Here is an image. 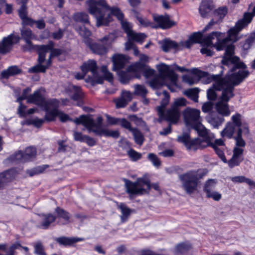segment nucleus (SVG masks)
I'll return each mask as SVG.
<instances>
[{"mask_svg":"<svg viewBox=\"0 0 255 255\" xmlns=\"http://www.w3.org/2000/svg\"><path fill=\"white\" fill-rule=\"evenodd\" d=\"M214 8L212 0H203L199 6V11L202 17H207Z\"/></svg>","mask_w":255,"mask_h":255,"instance_id":"a878e982","label":"nucleus"},{"mask_svg":"<svg viewBox=\"0 0 255 255\" xmlns=\"http://www.w3.org/2000/svg\"><path fill=\"white\" fill-rule=\"evenodd\" d=\"M251 21V17L244 14L243 17L238 20L236 22L235 25L228 30V34L233 37L234 42H236L239 40V38L238 37L239 33Z\"/></svg>","mask_w":255,"mask_h":255,"instance_id":"9d476101","label":"nucleus"},{"mask_svg":"<svg viewBox=\"0 0 255 255\" xmlns=\"http://www.w3.org/2000/svg\"><path fill=\"white\" fill-rule=\"evenodd\" d=\"M123 181L125 183L126 192L129 194L130 199L144 194H148L151 188L156 191L160 190V187L158 183L150 184L148 179L143 178H138L135 182L124 178Z\"/></svg>","mask_w":255,"mask_h":255,"instance_id":"7ed1b4c3","label":"nucleus"},{"mask_svg":"<svg viewBox=\"0 0 255 255\" xmlns=\"http://www.w3.org/2000/svg\"><path fill=\"white\" fill-rule=\"evenodd\" d=\"M45 61V56L40 52L39 55L38 56V64L29 68L28 71V72L30 73H45L46 71V67L42 64Z\"/></svg>","mask_w":255,"mask_h":255,"instance_id":"c756f323","label":"nucleus"},{"mask_svg":"<svg viewBox=\"0 0 255 255\" xmlns=\"http://www.w3.org/2000/svg\"><path fill=\"white\" fill-rule=\"evenodd\" d=\"M222 33L218 31H213L208 35L204 36L202 38L201 44L203 46L213 47L214 44L212 42V40L216 38L218 39L221 37Z\"/></svg>","mask_w":255,"mask_h":255,"instance_id":"c85d7f7f","label":"nucleus"},{"mask_svg":"<svg viewBox=\"0 0 255 255\" xmlns=\"http://www.w3.org/2000/svg\"><path fill=\"white\" fill-rule=\"evenodd\" d=\"M162 94L164 96V98L162 99L160 102V105L158 106L156 108L159 117H164V111L165 108L167 106L169 102L170 96L169 93L164 90L163 91Z\"/></svg>","mask_w":255,"mask_h":255,"instance_id":"f704fd0d","label":"nucleus"},{"mask_svg":"<svg viewBox=\"0 0 255 255\" xmlns=\"http://www.w3.org/2000/svg\"><path fill=\"white\" fill-rule=\"evenodd\" d=\"M255 40V33H252L242 45L243 49L247 51L251 48Z\"/></svg>","mask_w":255,"mask_h":255,"instance_id":"6e6d98bb","label":"nucleus"},{"mask_svg":"<svg viewBox=\"0 0 255 255\" xmlns=\"http://www.w3.org/2000/svg\"><path fill=\"white\" fill-rule=\"evenodd\" d=\"M193 129L197 131L198 135L203 138L202 146H200V148H204L208 146L209 144L212 142V138L210 137L209 130L201 124V122L194 127Z\"/></svg>","mask_w":255,"mask_h":255,"instance_id":"4468645a","label":"nucleus"},{"mask_svg":"<svg viewBox=\"0 0 255 255\" xmlns=\"http://www.w3.org/2000/svg\"><path fill=\"white\" fill-rule=\"evenodd\" d=\"M114 39L115 35L113 33H110L99 39L102 44L92 43L90 39L87 40L86 43L94 53L102 55L107 53L108 47L111 45Z\"/></svg>","mask_w":255,"mask_h":255,"instance_id":"6e6552de","label":"nucleus"},{"mask_svg":"<svg viewBox=\"0 0 255 255\" xmlns=\"http://www.w3.org/2000/svg\"><path fill=\"white\" fill-rule=\"evenodd\" d=\"M123 126L124 127V128L128 129L132 133L134 142L137 144L141 145L143 144L144 140V136L137 128L132 127L130 122H126V123L123 125Z\"/></svg>","mask_w":255,"mask_h":255,"instance_id":"4be33fe9","label":"nucleus"},{"mask_svg":"<svg viewBox=\"0 0 255 255\" xmlns=\"http://www.w3.org/2000/svg\"><path fill=\"white\" fill-rule=\"evenodd\" d=\"M233 39L232 36H230L228 34V36L222 39H220V37L218 39H216L217 42L214 44L213 47H215L217 51H221L225 49L227 46L228 45V43Z\"/></svg>","mask_w":255,"mask_h":255,"instance_id":"4c0bfd02","label":"nucleus"},{"mask_svg":"<svg viewBox=\"0 0 255 255\" xmlns=\"http://www.w3.org/2000/svg\"><path fill=\"white\" fill-rule=\"evenodd\" d=\"M21 38L24 41L30 40L34 38V35L29 28L23 27L20 29Z\"/></svg>","mask_w":255,"mask_h":255,"instance_id":"8fccbe9b","label":"nucleus"},{"mask_svg":"<svg viewBox=\"0 0 255 255\" xmlns=\"http://www.w3.org/2000/svg\"><path fill=\"white\" fill-rule=\"evenodd\" d=\"M56 243H58L60 245L64 246H71L74 244L83 241L84 239L83 238L79 237H60L55 239Z\"/></svg>","mask_w":255,"mask_h":255,"instance_id":"bb28decb","label":"nucleus"},{"mask_svg":"<svg viewBox=\"0 0 255 255\" xmlns=\"http://www.w3.org/2000/svg\"><path fill=\"white\" fill-rule=\"evenodd\" d=\"M223 74V71L222 70L220 74H210L207 72L200 71L199 72V76L202 79L203 82L205 84H209L212 82H214L213 87L216 89L218 87V83L220 80H223V77H222Z\"/></svg>","mask_w":255,"mask_h":255,"instance_id":"dca6fc26","label":"nucleus"},{"mask_svg":"<svg viewBox=\"0 0 255 255\" xmlns=\"http://www.w3.org/2000/svg\"><path fill=\"white\" fill-rule=\"evenodd\" d=\"M223 116L218 114H212L207 118V121L214 128H218L224 122Z\"/></svg>","mask_w":255,"mask_h":255,"instance_id":"e433bc0d","label":"nucleus"},{"mask_svg":"<svg viewBox=\"0 0 255 255\" xmlns=\"http://www.w3.org/2000/svg\"><path fill=\"white\" fill-rule=\"evenodd\" d=\"M42 217V221L38 225V227L41 229H48L51 224L56 220V216L51 214H43Z\"/></svg>","mask_w":255,"mask_h":255,"instance_id":"473e14b6","label":"nucleus"},{"mask_svg":"<svg viewBox=\"0 0 255 255\" xmlns=\"http://www.w3.org/2000/svg\"><path fill=\"white\" fill-rule=\"evenodd\" d=\"M128 56L122 54H115L112 56V62L113 64V70L119 71L123 69L128 62Z\"/></svg>","mask_w":255,"mask_h":255,"instance_id":"a211bd4d","label":"nucleus"},{"mask_svg":"<svg viewBox=\"0 0 255 255\" xmlns=\"http://www.w3.org/2000/svg\"><path fill=\"white\" fill-rule=\"evenodd\" d=\"M118 76L119 77L120 81L123 84H127L129 80L132 79L133 78L135 77L136 78H140V75L139 74H136L134 75L133 73L131 71H128V68L126 71H119L117 72Z\"/></svg>","mask_w":255,"mask_h":255,"instance_id":"7c9ffc66","label":"nucleus"},{"mask_svg":"<svg viewBox=\"0 0 255 255\" xmlns=\"http://www.w3.org/2000/svg\"><path fill=\"white\" fill-rule=\"evenodd\" d=\"M134 91L133 95L136 96H140L143 98H145L147 93V90L144 85H135L134 86Z\"/></svg>","mask_w":255,"mask_h":255,"instance_id":"4d7b16f0","label":"nucleus"},{"mask_svg":"<svg viewBox=\"0 0 255 255\" xmlns=\"http://www.w3.org/2000/svg\"><path fill=\"white\" fill-rule=\"evenodd\" d=\"M73 18L75 21L80 22L84 24H89V16L85 12H78L73 15Z\"/></svg>","mask_w":255,"mask_h":255,"instance_id":"603ef678","label":"nucleus"},{"mask_svg":"<svg viewBox=\"0 0 255 255\" xmlns=\"http://www.w3.org/2000/svg\"><path fill=\"white\" fill-rule=\"evenodd\" d=\"M208 146L212 147L216 152V154L218 155L219 157L221 159V160L225 163H227V160L225 156L224 151L222 149L219 148L216 145L213 144L212 142H211Z\"/></svg>","mask_w":255,"mask_h":255,"instance_id":"bf43d9fd","label":"nucleus"},{"mask_svg":"<svg viewBox=\"0 0 255 255\" xmlns=\"http://www.w3.org/2000/svg\"><path fill=\"white\" fill-rule=\"evenodd\" d=\"M159 76L154 77L149 82L150 86L153 89H159L166 85V79L169 80L173 85H176L178 76L168 65L161 63L157 66Z\"/></svg>","mask_w":255,"mask_h":255,"instance_id":"39448f33","label":"nucleus"},{"mask_svg":"<svg viewBox=\"0 0 255 255\" xmlns=\"http://www.w3.org/2000/svg\"><path fill=\"white\" fill-rule=\"evenodd\" d=\"M48 167L49 165L47 164L37 166L31 169L27 170L26 173L29 175V176L32 177L34 175H38L42 173Z\"/></svg>","mask_w":255,"mask_h":255,"instance_id":"864d4df0","label":"nucleus"},{"mask_svg":"<svg viewBox=\"0 0 255 255\" xmlns=\"http://www.w3.org/2000/svg\"><path fill=\"white\" fill-rule=\"evenodd\" d=\"M213 180L210 179L206 182L203 187V191L208 198H212L214 201H219L222 198V194L218 192L213 191L214 187Z\"/></svg>","mask_w":255,"mask_h":255,"instance_id":"6ab92c4d","label":"nucleus"},{"mask_svg":"<svg viewBox=\"0 0 255 255\" xmlns=\"http://www.w3.org/2000/svg\"><path fill=\"white\" fill-rule=\"evenodd\" d=\"M55 212L57 214L58 218H61L66 221H68L70 219V214L63 209L57 207L55 209Z\"/></svg>","mask_w":255,"mask_h":255,"instance_id":"13d9d810","label":"nucleus"},{"mask_svg":"<svg viewBox=\"0 0 255 255\" xmlns=\"http://www.w3.org/2000/svg\"><path fill=\"white\" fill-rule=\"evenodd\" d=\"M86 129L89 132H92L96 135L107 137H112L118 138L120 136V133L117 130H110L102 128L103 118L102 116L97 118L96 121L91 117V119L86 121Z\"/></svg>","mask_w":255,"mask_h":255,"instance_id":"0eeeda50","label":"nucleus"},{"mask_svg":"<svg viewBox=\"0 0 255 255\" xmlns=\"http://www.w3.org/2000/svg\"><path fill=\"white\" fill-rule=\"evenodd\" d=\"M89 12L96 19V26H107L115 16L120 21L124 18V14L118 7L109 6L105 0H94L89 5Z\"/></svg>","mask_w":255,"mask_h":255,"instance_id":"f257e3e1","label":"nucleus"},{"mask_svg":"<svg viewBox=\"0 0 255 255\" xmlns=\"http://www.w3.org/2000/svg\"><path fill=\"white\" fill-rule=\"evenodd\" d=\"M216 109L220 116H228L230 114L228 102L219 100L216 104Z\"/></svg>","mask_w":255,"mask_h":255,"instance_id":"72a5a7b5","label":"nucleus"},{"mask_svg":"<svg viewBox=\"0 0 255 255\" xmlns=\"http://www.w3.org/2000/svg\"><path fill=\"white\" fill-rule=\"evenodd\" d=\"M244 158H238L232 156V158L227 160V163L229 167L230 168H233L235 166H239L240 163L243 161Z\"/></svg>","mask_w":255,"mask_h":255,"instance_id":"680f3d73","label":"nucleus"},{"mask_svg":"<svg viewBox=\"0 0 255 255\" xmlns=\"http://www.w3.org/2000/svg\"><path fill=\"white\" fill-rule=\"evenodd\" d=\"M159 43L161 45L162 50L165 52L172 49L175 50H180L183 47V42H181L180 44H179L175 41L167 38L160 41Z\"/></svg>","mask_w":255,"mask_h":255,"instance_id":"5701e85b","label":"nucleus"},{"mask_svg":"<svg viewBox=\"0 0 255 255\" xmlns=\"http://www.w3.org/2000/svg\"><path fill=\"white\" fill-rule=\"evenodd\" d=\"M121 24L122 25V27L125 32V33H127V36H128L129 34H130L133 30H132V24L131 23L127 21H125L124 19L121 21Z\"/></svg>","mask_w":255,"mask_h":255,"instance_id":"0e129e2a","label":"nucleus"},{"mask_svg":"<svg viewBox=\"0 0 255 255\" xmlns=\"http://www.w3.org/2000/svg\"><path fill=\"white\" fill-rule=\"evenodd\" d=\"M180 116V111L177 107L172 106L171 108L168 109L166 113L164 111V117H159V122L162 120H166L171 123H176Z\"/></svg>","mask_w":255,"mask_h":255,"instance_id":"aec40b11","label":"nucleus"},{"mask_svg":"<svg viewBox=\"0 0 255 255\" xmlns=\"http://www.w3.org/2000/svg\"><path fill=\"white\" fill-rule=\"evenodd\" d=\"M235 128L234 126V124L231 122L228 123L225 128L221 131V135L223 137H227L231 139L234 138L233 134L235 132Z\"/></svg>","mask_w":255,"mask_h":255,"instance_id":"a19ab883","label":"nucleus"},{"mask_svg":"<svg viewBox=\"0 0 255 255\" xmlns=\"http://www.w3.org/2000/svg\"><path fill=\"white\" fill-rule=\"evenodd\" d=\"M228 13V9L226 6L219 7L214 11L215 16H217L219 19H223Z\"/></svg>","mask_w":255,"mask_h":255,"instance_id":"e2e57ef3","label":"nucleus"},{"mask_svg":"<svg viewBox=\"0 0 255 255\" xmlns=\"http://www.w3.org/2000/svg\"><path fill=\"white\" fill-rule=\"evenodd\" d=\"M225 50L222 63L229 68V72L234 73L240 70H248L247 65L241 61L239 57L234 55L235 46L233 44H228Z\"/></svg>","mask_w":255,"mask_h":255,"instance_id":"423d86ee","label":"nucleus"},{"mask_svg":"<svg viewBox=\"0 0 255 255\" xmlns=\"http://www.w3.org/2000/svg\"><path fill=\"white\" fill-rule=\"evenodd\" d=\"M25 44L21 46V49L23 52H32L36 50L38 56L40 53V48L42 45H34L31 40L24 41Z\"/></svg>","mask_w":255,"mask_h":255,"instance_id":"ea45409f","label":"nucleus"},{"mask_svg":"<svg viewBox=\"0 0 255 255\" xmlns=\"http://www.w3.org/2000/svg\"><path fill=\"white\" fill-rule=\"evenodd\" d=\"M31 21L27 23V24L26 25L32 26L34 25V24H35L36 27L39 29H42L44 28L45 27V23L43 19L35 20L31 18Z\"/></svg>","mask_w":255,"mask_h":255,"instance_id":"69168bd1","label":"nucleus"},{"mask_svg":"<svg viewBox=\"0 0 255 255\" xmlns=\"http://www.w3.org/2000/svg\"><path fill=\"white\" fill-rule=\"evenodd\" d=\"M131 13L136 18L139 25L144 27H150L154 29H157V26L151 22L147 18L143 17L140 13L135 9L131 10Z\"/></svg>","mask_w":255,"mask_h":255,"instance_id":"393cba45","label":"nucleus"},{"mask_svg":"<svg viewBox=\"0 0 255 255\" xmlns=\"http://www.w3.org/2000/svg\"><path fill=\"white\" fill-rule=\"evenodd\" d=\"M243 131L241 128L238 129L237 134L234 137L236 141V147H244L246 146V141L242 137Z\"/></svg>","mask_w":255,"mask_h":255,"instance_id":"5fc2aeb1","label":"nucleus"},{"mask_svg":"<svg viewBox=\"0 0 255 255\" xmlns=\"http://www.w3.org/2000/svg\"><path fill=\"white\" fill-rule=\"evenodd\" d=\"M18 11V15L22 20V24L23 25H26L28 22L31 21V18L27 16L28 12L26 5L21 4Z\"/></svg>","mask_w":255,"mask_h":255,"instance_id":"58836bf2","label":"nucleus"},{"mask_svg":"<svg viewBox=\"0 0 255 255\" xmlns=\"http://www.w3.org/2000/svg\"><path fill=\"white\" fill-rule=\"evenodd\" d=\"M146 65L142 62H136L133 64L130 65L128 67V71H131L134 75L136 74H140L139 72H142L144 69H145Z\"/></svg>","mask_w":255,"mask_h":255,"instance_id":"de8ad7c7","label":"nucleus"},{"mask_svg":"<svg viewBox=\"0 0 255 255\" xmlns=\"http://www.w3.org/2000/svg\"><path fill=\"white\" fill-rule=\"evenodd\" d=\"M183 114L185 124L188 127L193 128L201 122L200 111L199 110L188 107L185 109Z\"/></svg>","mask_w":255,"mask_h":255,"instance_id":"1a4fd4ad","label":"nucleus"},{"mask_svg":"<svg viewBox=\"0 0 255 255\" xmlns=\"http://www.w3.org/2000/svg\"><path fill=\"white\" fill-rule=\"evenodd\" d=\"M34 253L35 254L37 255H46V254L44 252V247L41 242H37L34 245Z\"/></svg>","mask_w":255,"mask_h":255,"instance_id":"774afa93","label":"nucleus"},{"mask_svg":"<svg viewBox=\"0 0 255 255\" xmlns=\"http://www.w3.org/2000/svg\"><path fill=\"white\" fill-rule=\"evenodd\" d=\"M207 173L208 170L206 169H199L197 170H190L179 175V178L186 193L191 194L197 190L199 180L203 178Z\"/></svg>","mask_w":255,"mask_h":255,"instance_id":"20e7f679","label":"nucleus"},{"mask_svg":"<svg viewBox=\"0 0 255 255\" xmlns=\"http://www.w3.org/2000/svg\"><path fill=\"white\" fill-rule=\"evenodd\" d=\"M57 117H59L60 121L62 123H65L68 121L73 122L77 125H83L86 128L85 122L88 120L91 119V116L90 115H82L79 117L72 119L70 118L68 115L58 111Z\"/></svg>","mask_w":255,"mask_h":255,"instance_id":"ddd939ff","label":"nucleus"},{"mask_svg":"<svg viewBox=\"0 0 255 255\" xmlns=\"http://www.w3.org/2000/svg\"><path fill=\"white\" fill-rule=\"evenodd\" d=\"M231 180L234 183H246L250 186L255 188V182L245 176H237L231 178Z\"/></svg>","mask_w":255,"mask_h":255,"instance_id":"49530a36","label":"nucleus"},{"mask_svg":"<svg viewBox=\"0 0 255 255\" xmlns=\"http://www.w3.org/2000/svg\"><path fill=\"white\" fill-rule=\"evenodd\" d=\"M106 117L107 122L110 125H116L119 124L121 127L124 128L123 125L125 124L126 122L129 123V122L125 118H115L107 114L106 115Z\"/></svg>","mask_w":255,"mask_h":255,"instance_id":"c03bdc74","label":"nucleus"},{"mask_svg":"<svg viewBox=\"0 0 255 255\" xmlns=\"http://www.w3.org/2000/svg\"><path fill=\"white\" fill-rule=\"evenodd\" d=\"M191 248V245L187 242L181 243L178 244L176 247V251L178 253L183 254Z\"/></svg>","mask_w":255,"mask_h":255,"instance_id":"052dcab7","label":"nucleus"},{"mask_svg":"<svg viewBox=\"0 0 255 255\" xmlns=\"http://www.w3.org/2000/svg\"><path fill=\"white\" fill-rule=\"evenodd\" d=\"M249 70H240L227 74L219 81L216 90L221 91L220 100L228 102L235 96V87L239 85L250 75Z\"/></svg>","mask_w":255,"mask_h":255,"instance_id":"f03ea898","label":"nucleus"},{"mask_svg":"<svg viewBox=\"0 0 255 255\" xmlns=\"http://www.w3.org/2000/svg\"><path fill=\"white\" fill-rule=\"evenodd\" d=\"M118 208L121 210L122 215L121 216V219L122 222L127 221L128 217L130 215L131 210L127 206L123 203L118 205Z\"/></svg>","mask_w":255,"mask_h":255,"instance_id":"a18cd8bd","label":"nucleus"},{"mask_svg":"<svg viewBox=\"0 0 255 255\" xmlns=\"http://www.w3.org/2000/svg\"><path fill=\"white\" fill-rule=\"evenodd\" d=\"M68 91L70 98L73 101H80L84 97V94L80 86L72 85L68 88Z\"/></svg>","mask_w":255,"mask_h":255,"instance_id":"2f4dec72","label":"nucleus"},{"mask_svg":"<svg viewBox=\"0 0 255 255\" xmlns=\"http://www.w3.org/2000/svg\"><path fill=\"white\" fill-rule=\"evenodd\" d=\"M199 90L197 88L189 89L184 92V94L195 102L198 100Z\"/></svg>","mask_w":255,"mask_h":255,"instance_id":"3c124183","label":"nucleus"},{"mask_svg":"<svg viewBox=\"0 0 255 255\" xmlns=\"http://www.w3.org/2000/svg\"><path fill=\"white\" fill-rule=\"evenodd\" d=\"M12 172V170H8L0 173V189L13 178V176L11 175Z\"/></svg>","mask_w":255,"mask_h":255,"instance_id":"79ce46f5","label":"nucleus"},{"mask_svg":"<svg viewBox=\"0 0 255 255\" xmlns=\"http://www.w3.org/2000/svg\"><path fill=\"white\" fill-rule=\"evenodd\" d=\"M27 103L34 104L39 106H42L45 103V99L41 95L40 91L37 90L32 94L29 95Z\"/></svg>","mask_w":255,"mask_h":255,"instance_id":"cd10ccee","label":"nucleus"},{"mask_svg":"<svg viewBox=\"0 0 255 255\" xmlns=\"http://www.w3.org/2000/svg\"><path fill=\"white\" fill-rule=\"evenodd\" d=\"M177 140L178 142L183 143L188 150L193 149L196 150L200 148V146H202V143L200 138H195L191 139L190 135L187 133L178 136Z\"/></svg>","mask_w":255,"mask_h":255,"instance_id":"9b49d317","label":"nucleus"},{"mask_svg":"<svg viewBox=\"0 0 255 255\" xmlns=\"http://www.w3.org/2000/svg\"><path fill=\"white\" fill-rule=\"evenodd\" d=\"M20 37L18 35L10 34L7 36L3 37L2 42L0 43V53L5 54L9 52L12 48L14 44L17 43Z\"/></svg>","mask_w":255,"mask_h":255,"instance_id":"f8f14e48","label":"nucleus"},{"mask_svg":"<svg viewBox=\"0 0 255 255\" xmlns=\"http://www.w3.org/2000/svg\"><path fill=\"white\" fill-rule=\"evenodd\" d=\"M79 34L84 38H87L91 34V31L85 26H80L76 29Z\"/></svg>","mask_w":255,"mask_h":255,"instance_id":"338daca9","label":"nucleus"},{"mask_svg":"<svg viewBox=\"0 0 255 255\" xmlns=\"http://www.w3.org/2000/svg\"><path fill=\"white\" fill-rule=\"evenodd\" d=\"M128 37L130 40L142 43L147 36L143 33H136L133 31Z\"/></svg>","mask_w":255,"mask_h":255,"instance_id":"09e8293b","label":"nucleus"},{"mask_svg":"<svg viewBox=\"0 0 255 255\" xmlns=\"http://www.w3.org/2000/svg\"><path fill=\"white\" fill-rule=\"evenodd\" d=\"M80 69L82 72L84 74L91 72L93 76H95L98 74V67L97 62L94 59H89L83 63L81 66Z\"/></svg>","mask_w":255,"mask_h":255,"instance_id":"b1692460","label":"nucleus"},{"mask_svg":"<svg viewBox=\"0 0 255 255\" xmlns=\"http://www.w3.org/2000/svg\"><path fill=\"white\" fill-rule=\"evenodd\" d=\"M44 110L46 112L44 118L45 121L48 122L54 121L56 117H57L58 110L52 109L50 110L49 108L47 106H44Z\"/></svg>","mask_w":255,"mask_h":255,"instance_id":"37998d69","label":"nucleus"},{"mask_svg":"<svg viewBox=\"0 0 255 255\" xmlns=\"http://www.w3.org/2000/svg\"><path fill=\"white\" fill-rule=\"evenodd\" d=\"M54 42L52 41H49L46 45H42L40 48V52L46 57V53L50 51V54L53 57L58 56L63 53L64 50L61 49L54 48Z\"/></svg>","mask_w":255,"mask_h":255,"instance_id":"412c9836","label":"nucleus"},{"mask_svg":"<svg viewBox=\"0 0 255 255\" xmlns=\"http://www.w3.org/2000/svg\"><path fill=\"white\" fill-rule=\"evenodd\" d=\"M36 154V149L34 147H27L25 151L23 152L19 151L15 155V159L21 162H25L31 161L34 158Z\"/></svg>","mask_w":255,"mask_h":255,"instance_id":"f3484780","label":"nucleus"},{"mask_svg":"<svg viewBox=\"0 0 255 255\" xmlns=\"http://www.w3.org/2000/svg\"><path fill=\"white\" fill-rule=\"evenodd\" d=\"M154 21L157 24V28H160L163 29H169L176 25V23L170 20L169 15H153Z\"/></svg>","mask_w":255,"mask_h":255,"instance_id":"2eb2a0df","label":"nucleus"},{"mask_svg":"<svg viewBox=\"0 0 255 255\" xmlns=\"http://www.w3.org/2000/svg\"><path fill=\"white\" fill-rule=\"evenodd\" d=\"M22 72V70L17 66H11L5 70L1 72V77L2 78L7 79L10 76H13L18 75Z\"/></svg>","mask_w":255,"mask_h":255,"instance_id":"c9c22d12","label":"nucleus"}]
</instances>
